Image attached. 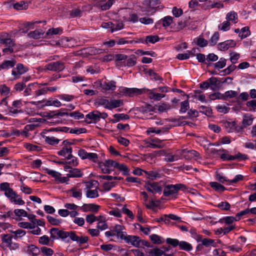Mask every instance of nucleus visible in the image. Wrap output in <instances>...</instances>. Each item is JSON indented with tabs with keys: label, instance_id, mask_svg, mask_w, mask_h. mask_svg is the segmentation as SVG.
I'll return each mask as SVG.
<instances>
[{
	"label": "nucleus",
	"instance_id": "e2e57ef3",
	"mask_svg": "<svg viewBox=\"0 0 256 256\" xmlns=\"http://www.w3.org/2000/svg\"><path fill=\"white\" fill-rule=\"evenodd\" d=\"M14 212L16 216L19 218L27 216V212L24 209H15Z\"/></svg>",
	"mask_w": 256,
	"mask_h": 256
},
{
	"label": "nucleus",
	"instance_id": "e433bc0d",
	"mask_svg": "<svg viewBox=\"0 0 256 256\" xmlns=\"http://www.w3.org/2000/svg\"><path fill=\"white\" fill-rule=\"evenodd\" d=\"M86 198H98L99 196L98 188L96 187L94 189L86 190Z\"/></svg>",
	"mask_w": 256,
	"mask_h": 256
},
{
	"label": "nucleus",
	"instance_id": "3c124183",
	"mask_svg": "<svg viewBox=\"0 0 256 256\" xmlns=\"http://www.w3.org/2000/svg\"><path fill=\"white\" fill-rule=\"evenodd\" d=\"M45 142L50 144L55 145L58 144L60 140L54 136H46L44 138Z\"/></svg>",
	"mask_w": 256,
	"mask_h": 256
},
{
	"label": "nucleus",
	"instance_id": "4be33fe9",
	"mask_svg": "<svg viewBox=\"0 0 256 256\" xmlns=\"http://www.w3.org/2000/svg\"><path fill=\"white\" fill-rule=\"evenodd\" d=\"M160 172V170L144 171L146 178L152 180L160 178L162 177V174Z\"/></svg>",
	"mask_w": 256,
	"mask_h": 256
},
{
	"label": "nucleus",
	"instance_id": "f03ea898",
	"mask_svg": "<svg viewBox=\"0 0 256 256\" xmlns=\"http://www.w3.org/2000/svg\"><path fill=\"white\" fill-rule=\"evenodd\" d=\"M185 189L186 186L183 184H168L164 188L163 194L166 196L176 198L179 190Z\"/></svg>",
	"mask_w": 256,
	"mask_h": 256
},
{
	"label": "nucleus",
	"instance_id": "423d86ee",
	"mask_svg": "<svg viewBox=\"0 0 256 256\" xmlns=\"http://www.w3.org/2000/svg\"><path fill=\"white\" fill-rule=\"evenodd\" d=\"M145 188L152 194H161L162 190V182H146L144 185Z\"/></svg>",
	"mask_w": 256,
	"mask_h": 256
},
{
	"label": "nucleus",
	"instance_id": "680f3d73",
	"mask_svg": "<svg viewBox=\"0 0 256 256\" xmlns=\"http://www.w3.org/2000/svg\"><path fill=\"white\" fill-rule=\"evenodd\" d=\"M136 64V58L134 56L128 58L124 62V65L128 67L132 66Z\"/></svg>",
	"mask_w": 256,
	"mask_h": 256
},
{
	"label": "nucleus",
	"instance_id": "2f4dec72",
	"mask_svg": "<svg viewBox=\"0 0 256 256\" xmlns=\"http://www.w3.org/2000/svg\"><path fill=\"white\" fill-rule=\"evenodd\" d=\"M115 119L110 120L112 123H116L120 120H127L130 118L129 116L124 114H116L114 115Z\"/></svg>",
	"mask_w": 256,
	"mask_h": 256
},
{
	"label": "nucleus",
	"instance_id": "c03bdc74",
	"mask_svg": "<svg viewBox=\"0 0 256 256\" xmlns=\"http://www.w3.org/2000/svg\"><path fill=\"white\" fill-rule=\"evenodd\" d=\"M164 252L165 251L161 249L154 248L148 251L147 252L149 254L150 256H161L162 254L166 255Z\"/></svg>",
	"mask_w": 256,
	"mask_h": 256
},
{
	"label": "nucleus",
	"instance_id": "20e7f679",
	"mask_svg": "<svg viewBox=\"0 0 256 256\" xmlns=\"http://www.w3.org/2000/svg\"><path fill=\"white\" fill-rule=\"evenodd\" d=\"M218 154L220 155V158L224 160H234L236 159H243L247 158V156L246 154H242L240 152L238 153L235 156H231L228 154V152L224 149L220 150H218Z\"/></svg>",
	"mask_w": 256,
	"mask_h": 256
},
{
	"label": "nucleus",
	"instance_id": "473e14b6",
	"mask_svg": "<svg viewBox=\"0 0 256 256\" xmlns=\"http://www.w3.org/2000/svg\"><path fill=\"white\" fill-rule=\"evenodd\" d=\"M44 32L42 30H35L29 32L28 34V36L34 39H38L42 37H44Z\"/></svg>",
	"mask_w": 256,
	"mask_h": 256
},
{
	"label": "nucleus",
	"instance_id": "9b49d317",
	"mask_svg": "<svg viewBox=\"0 0 256 256\" xmlns=\"http://www.w3.org/2000/svg\"><path fill=\"white\" fill-rule=\"evenodd\" d=\"M0 189L4 192L5 196L9 200L13 196H15L16 192L10 188V184L8 182H3L0 184Z\"/></svg>",
	"mask_w": 256,
	"mask_h": 256
},
{
	"label": "nucleus",
	"instance_id": "a878e982",
	"mask_svg": "<svg viewBox=\"0 0 256 256\" xmlns=\"http://www.w3.org/2000/svg\"><path fill=\"white\" fill-rule=\"evenodd\" d=\"M124 104L123 101L122 100H116L112 98L109 101V106L108 110H112L114 108H116L120 106H122Z\"/></svg>",
	"mask_w": 256,
	"mask_h": 256
},
{
	"label": "nucleus",
	"instance_id": "13d9d810",
	"mask_svg": "<svg viewBox=\"0 0 256 256\" xmlns=\"http://www.w3.org/2000/svg\"><path fill=\"white\" fill-rule=\"evenodd\" d=\"M20 190L26 194H30L32 193V190L26 186L24 182L22 183L20 186Z\"/></svg>",
	"mask_w": 256,
	"mask_h": 256
},
{
	"label": "nucleus",
	"instance_id": "f257e3e1",
	"mask_svg": "<svg viewBox=\"0 0 256 256\" xmlns=\"http://www.w3.org/2000/svg\"><path fill=\"white\" fill-rule=\"evenodd\" d=\"M148 91L149 90L145 88H128L124 86H120L118 88V92L120 94L130 97L140 95Z\"/></svg>",
	"mask_w": 256,
	"mask_h": 256
},
{
	"label": "nucleus",
	"instance_id": "aec40b11",
	"mask_svg": "<svg viewBox=\"0 0 256 256\" xmlns=\"http://www.w3.org/2000/svg\"><path fill=\"white\" fill-rule=\"evenodd\" d=\"M112 228L118 238H120L122 240H123V238H124V236L126 233L122 232L124 228V227L122 226L116 224L114 226L112 227Z\"/></svg>",
	"mask_w": 256,
	"mask_h": 256
},
{
	"label": "nucleus",
	"instance_id": "c85d7f7f",
	"mask_svg": "<svg viewBox=\"0 0 256 256\" xmlns=\"http://www.w3.org/2000/svg\"><path fill=\"white\" fill-rule=\"evenodd\" d=\"M254 118L249 114H244L243 116L242 124L244 127H247L252 124Z\"/></svg>",
	"mask_w": 256,
	"mask_h": 256
},
{
	"label": "nucleus",
	"instance_id": "f8f14e48",
	"mask_svg": "<svg viewBox=\"0 0 256 256\" xmlns=\"http://www.w3.org/2000/svg\"><path fill=\"white\" fill-rule=\"evenodd\" d=\"M28 68L24 67L23 64H18L16 68L12 70V75L14 77V79L16 80L20 78V76L28 71Z\"/></svg>",
	"mask_w": 256,
	"mask_h": 256
},
{
	"label": "nucleus",
	"instance_id": "f3484780",
	"mask_svg": "<svg viewBox=\"0 0 256 256\" xmlns=\"http://www.w3.org/2000/svg\"><path fill=\"white\" fill-rule=\"evenodd\" d=\"M1 43L4 44L8 46L3 49V52L12 53L14 52L13 46H14V42L10 38L1 39Z\"/></svg>",
	"mask_w": 256,
	"mask_h": 256
},
{
	"label": "nucleus",
	"instance_id": "6e6d98bb",
	"mask_svg": "<svg viewBox=\"0 0 256 256\" xmlns=\"http://www.w3.org/2000/svg\"><path fill=\"white\" fill-rule=\"evenodd\" d=\"M119 170L120 171L122 172V174L124 175H128L129 174V170L127 166L123 164H119L118 163L116 168Z\"/></svg>",
	"mask_w": 256,
	"mask_h": 256
},
{
	"label": "nucleus",
	"instance_id": "052dcab7",
	"mask_svg": "<svg viewBox=\"0 0 256 256\" xmlns=\"http://www.w3.org/2000/svg\"><path fill=\"white\" fill-rule=\"evenodd\" d=\"M150 238L154 244H160L162 243L161 237L156 234H152L150 235Z\"/></svg>",
	"mask_w": 256,
	"mask_h": 256
},
{
	"label": "nucleus",
	"instance_id": "ddd939ff",
	"mask_svg": "<svg viewBox=\"0 0 256 256\" xmlns=\"http://www.w3.org/2000/svg\"><path fill=\"white\" fill-rule=\"evenodd\" d=\"M96 6L100 7L102 10H108L112 5L113 0H94Z\"/></svg>",
	"mask_w": 256,
	"mask_h": 256
},
{
	"label": "nucleus",
	"instance_id": "a211bd4d",
	"mask_svg": "<svg viewBox=\"0 0 256 256\" xmlns=\"http://www.w3.org/2000/svg\"><path fill=\"white\" fill-rule=\"evenodd\" d=\"M100 206L94 204H84L81 208L84 212H96L98 211Z\"/></svg>",
	"mask_w": 256,
	"mask_h": 256
},
{
	"label": "nucleus",
	"instance_id": "72a5a7b5",
	"mask_svg": "<svg viewBox=\"0 0 256 256\" xmlns=\"http://www.w3.org/2000/svg\"><path fill=\"white\" fill-rule=\"evenodd\" d=\"M66 176L68 178H80L82 176V173L80 169L72 168Z\"/></svg>",
	"mask_w": 256,
	"mask_h": 256
},
{
	"label": "nucleus",
	"instance_id": "0e129e2a",
	"mask_svg": "<svg viewBox=\"0 0 256 256\" xmlns=\"http://www.w3.org/2000/svg\"><path fill=\"white\" fill-rule=\"evenodd\" d=\"M10 89L5 84L0 86V94L1 95L7 96L10 92Z\"/></svg>",
	"mask_w": 256,
	"mask_h": 256
},
{
	"label": "nucleus",
	"instance_id": "de8ad7c7",
	"mask_svg": "<svg viewBox=\"0 0 256 256\" xmlns=\"http://www.w3.org/2000/svg\"><path fill=\"white\" fill-rule=\"evenodd\" d=\"M162 25L164 27L170 26L172 22V18L170 16H166L161 20Z\"/></svg>",
	"mask_w": 256,
	"mask_h": 256
},
{
	"label": "nucleus",
	"instance_id": "f704fd0d",
	"mask_svg": "<svg viewBox=\"0 0 256 256\" xmlns=\"http://www.w3.org/2000/svg\"><path fill=\"white\" fill-rule=\"evenodd\" d=\"M180 158V153L176 152V154H172L171 153L166 154V158L164 159V160L166 162H172Z\"/></svg>",
	"mask_w": 256,
	"mask_h": 256
},
{
	"label": "nucleus",
	"instance_id": "ea45409f",
	"mask_svg": "<svg viewBox=\"0 0 256 256\" xmlns=\"http://www.w3.org/2000/svg\"><path fill=\"white\" fill-rule=\"evenodd\" d=\"M236 221H238V220L236 219V216L234 217L232 216H225L220 220L222 222H224L230 226L232 225L234 222Z\"/></svg>",
	"mask_w": 256,
	"mask_h": 256
},
{
	"label": "nucleus",
	"instance_id": "1a4fd4ad",
	"mask_svg": "<svg viewBox=\"0 0 256 256\" xmlns=\"http://www.w3.org/2000/svg\"><path fill=\"white\" fill-rule=\"evenodd\" d=\"M44 68L46 70L60 72L64 68V64L60 62H52L46 64Z\"/></svg>",
	"mask_w": 256,
	"mask_h": 256
},
{
	"label": "nucleus",
	"instance_id": "2eb2a0df",
	"mask_svg": "<svg viewBox=\"0 0 256 256\" xmlns=\"http://www.w3.org/2000/svg\"><path fill=\"white\" fill-rule=\"evenodd\" d=\"M236 45V43L234 40H230L219 43L218 47L220 50L226 51L230 48L234 47Z\"/></svg>",
	"mask_w": 256,
	"mask_h": 256
},
{
	"label": "nucleus",
	"instance_id": "c9c22d12",
	"mask_svg": "<svg viewBox=\"0 0 256 256\" xmlns=\"http://www.w3.org/2000/svg\"><path fill=\"white\" fill-rule=\"evenodd\" d=\"M14 195L10 199V202L19 206H22L25 204L24 200H22V197L20 195H18L16 192Z\"/></svg>",
	"mask_w": 256,
	"mask_h": 256
},
{
	"label": "nucleus",
	"instance_id": "4c0bfd02",
	"mask_svg": "<svg viewBox=\"0 0 256 256\" xmlns=\"http://www.w3.org/2000/svg\"><path fill=\"white\" fill-rule=\"evenodd\" d=\"M179 248L180 250L189 252L192 250L193 247L189 242L182 240L180 241Z\"/></svg>",
	"mask_w": 256,
	"mask_h": 256
},
{
	"label": "nucleus",
	"instance_id": "6ab92c4d",
	"mask_svg": "<svg viewBox=\"0 0 256 256\" xmlns=\"http://www.w3.org/2000/svg\"><path fill=\"white\" fill-rule=\"evenodd\" d=\"M100 86L104 90H114L116 88V82L114 80H107L100 84Z\"/></svg>",
	"mask_w": 256,
	"mask_h": 256
},
{
	"label": "nucleus",
	"instance_id": "5fc2aeb1",
	"mask_svg": "<svg viewBox=\"0 0 256 256\" xmlns=\"http://www.w3.org/2000/svg\"><path fill=\"white\" fill-rule=\"evenodd\" d=\"M16 64V62L13 60H6L1 64V68L3 69H8L12 68Z\"/></svg>",
	"mask_w": 256,
	"mask_h": 256
},
{
	"label": "nucleus",
	"instance_id": "5701e85b",
	"mask_svg": "<svg viewBox=\"0 0 256 256\" xmlns=\"http://www.w3.org/2000/svg\"><path fill=\"white\" fill-rule=\"evenodd\" d=\"M128 243H130L132 245L135 246H138L140 244V238L134 236H124V238H123Z\"/></svg>",
	"mask_w": 256,
	"mask_h": 256
},
{
	"label": "nucleus",
	"instance_id": "7ed1b4c3",
	"mask_svg": "<svg viewBox=\"0 0 256 256\" xmlns=\"http://www.w3.org/2000/svg\"><path fill=\"white\" fill-rule=\"evenodd\" d=\"M0 236L2 241L1 246L3 248L6 249L9 248L11 250H16L18 248V244L13 243L12 242L13 236L6 234H1Z\"/></svg>",
	"mask_w": 256,
	"mask_h": 256
},
{
	"label": "nucleus",
	"instance_id": "4d7b16f0",
	"mask_svg": "<svg viewBox=\"0 0 256 256\" xmlns=\"http://www.w3.org/2000/svg\"><path fill=\"white\" fill-rule=\"evenodd\" d=\"M165 95L164 94L154 93L152 92H149V98L154 100H160L161 98H164Z\"/></svg>",
	"mask_w": 256,
	"mask_h": 256
},
{
	"label": "nucleus",
	"instance_id": "c756f323",
	"mask_svg": "<svg viewBox=\"0 0 256 256\" xmlns=\"http://www.w3.org/2000/svg\"><path fill=\"white\" fill-rule=\"evenodd\" d=\"M62 104L60 101L56 98H50L48 100L45 101L44 104L42 105V106H54L56 107H60Z\"/></svg>",
	"mask_w": 256,
	"mask_h": 256
},
{
	"label": "nucleus",
	"instance_id": "49530a36",
	"mask_svg": "<svg viewBox=\"0 0 256 256\" xmlns=\"http://www.w3.org/2000/svg\"><path fill=\"white\" fill-rule=\"evenodd\" d=\"M40 252L43 256H51L54 254V250L49 248L42 246L40 248Z\"/></svg>",
	"mask_w": 256,
	"mask_h": 256
},
{
	"label": "nucleus",
	"instance_id": "09e8293b",
	"mask_svg": "<svg viewBox=\"0 0 256 256\" xmlns=\"http://www.w3.org/2000/svg\"><path fill=\"white\" fill-rule=\"evenodd\" d=\"M200 242H202V245L206 247H208L210 246H212L213 247L216 246V244L214 242V240L212 239L202 238Z\"/></svg>",
	"mask_w": 256,
	"mask_h": 256
},
{
	"label": "nucleus",
	"instance_id": "58836bf2",
	"mask_svg": "<svg viewBox=\"0 0 256 256\" xmlns=\"http://www.w3.org/2000/svg\"><path fill=\"white\" fill-rule=\"evenodd\" d=\"M210 186H211L212 188L216 192H222L224 191L226 189L224 186H222V184H220L217 182H210Z\"/></svg>",
	"mask_w": 256,
	"mask_h": 256
},
{
	"label": "nucleus",
	"instance_id": "bb28decb",
	"mask_svg": "<svg viewBox=\"0 0 256 256\" xmlns=\"http://www.w3.org/2000/svg\"><path fill=\"white\" fill-rule=\"evenodd\" d=\"M72 152V148L70 146H64L60 150L58 151L57 154L60 156L66 157L69 156V155L71 154Z\"/></svg>",
	"mask_w": 256,
	"mask_h": 256
},
{
	"label": "nucleus",
	"instance_id": "864d4df0",
	"mask_svg": "<svg viewBox=\"0 0 256 256\" xmlns=\"http://www.w3.org/2000/svg\"><path fill=\"white\" fill-rule=\"evenodd\" d=\"M226 60L224 58H221L219 60L214 64L215 68L220 69L224 68L226 65Z\"/></svg>",
	"mask_w": 256,
	"mask_h": 256
},
{
	"label": "nucleus",
	"instance_id": "69168bd1",
	"mask_svg": "<svg viewBox=\"0 0 256 256\" xmlns=\"http://www.w3.org/2000/svg\"><path fill=\"white\" fill-rule=\"evenodd\" d=\"M14 8L17 10H26L28 8V5L24 2L22 1L14 4Z\"/></svg>",
	"mask_w": 256,
	"mask_h": 256
},
{
	"label": "nucleus",
	"instance_id": "8fccbe9b",
	"mask_svg": "<svg viewBox=\"0 0 256 256\" xmlns=\"http://www.w3.org/2000/svg\"><path fill=\"white\" fill-rule=\"evenodd\" d=\"M88 52L92 55L98 54L104 52V50L102 48H98L95 47H91L88 48Z\"/></svg>",
	"mask_w": 256,
	"mask_h": 256
},
{
	"label": "nucleus",
	"instance_id": "dca6fc26",
	"mask_svg": "<svg viewBox=\"0 0 256 256\" xmlns=\"http://www.w3.org/2000/svg\"><path fill=\"white\" fill-rule=\"evenodd\" d=\"M40 21H35L30 22H26L24 24V28L20 29L18 32L17 34H16L17 36H20L22 35V34H26L28 32L29 30L34 29V24H40Z\"/></svg>",
	"mask_w": 256,
	"mask_h": 256
},
{
	"label": "nucleus",
	"instance_id": "79ce46f5",
	"mask_svg": "<svg viewBox=\"0 0 256 256\" xmlns=\"http://www.w3.org/2000/svg\"><path fill=\"white\" fill-rule=\"evenodd\" d=\"M194 97L196 100H198L201 102H206V98L204 95L200 90H195L194 92Z\"/></svg>",
	"mask_w": 256,
	"mask_h": 256
},
{
	"label": "nucleus",
	"instance_id": "cd10ccee",
	"mask_svg": "<svg viewBox=\"0 0 256 256\" xmlns=\"http://www.w3.org/2000/svg\"><path fill=\"white\" fill-rule=\"evenodd\" d=\"M226 19L230 22H231L232 23L235 24L238 22V14L234 11H231L226 14Z\"/></svg>",
	"mask_w": 256,
	"mask_h": 256
},
{
	"label": "nucleus",
	"instance_id": "393cba45",
	"mask_svg": "<svg viewBox=\"0 0 256 256\" xmlns=\"http://www.w3.org/2000/svg\"><path fill=\"white\" fill-rule=\"evenodd\" d=\"M224 128L228 132H233L236 130L238 125L234 121L226 122L224 124Z\"/></svg>",
	"mask_w": 256,
	"mask_h": 256
},
{
	"label": "nucleus",
	"instance_id": "0eeeda50",
	"mask_svg": "<svg viewBox=\"0 0 256 256\" xmlns=\"http://www.w3.org/2000/svg\"><path fill=\"white\" fill-rule=\"evenodd\" d=\"M50 238L52 240L59 238L64 239L67 238V232L60 230L58 228H52L50 230Z\"/></svg>",
	"mask_w": 256,
	"mask_h": 256
},
{
	"label": "nucleus",
	"instance_id": "39448f33",
	"mask_svg": "<svg viewBox=\"0 0 256 256\" xmlns=\"http://www.w3.org/2000/svg\"><path fill=\"white\" fill-rule=\"evenodd\" d=\"M118 162L116 161L108 160L99 164V166L104 174H110L112 171V168H116Z\"/></svg>",
	"mask_w": 256,
	"mask_h": 256
},
{
	"label": "nucleus",
	"instance_id": "9d476101",
	"mask_svg": "<svg viewBox=\"0 0 256 256\" xmlns=\"http://www.w3.org/2000/svg\"><path fill=\"white\" fill-rule=\"evenodd\" d=\"M100 112L98 110L90 112L86 116L85 121L88 124L96 123L100 120Z\"/></svg>",
	"mask_w": 256,
	"mask_h": 256
},
{
	"label": "nucleus",
	"instance_id": "a18cd8bd",
	"mask_svg": "<svg viewBox=\"0 0 256 256\" xmlns=\"http://www.w3.org/2000/svg\"><path fill=\"white\" fill-rule=\"evenodd\" d=\"M31 125H26L25 126L24 130L22 132H16V135L17 136H22L27 138L29 136L28 130L31 128Z\"/></svg>",
	"mask_w": 256,
	"mask_h": 256
},
{
	"label": "nucleus",
	"instance_id": "b1692460",
	"mask_svg": "<svg viewBox=\"0 0 256 256\" xmlns=\"http://www.w3.org/2000/svg\"><path fill=\"white\" fill-rule=\"evenodd\" d=\"M62 32V30L60 28H50L45 34L44 38H49L53 35L60 34Z\"/></svg>",
	"mask_w": 256,
	"mask_h": 256
},
{
	"label": "nucleus",
	"instance_id": "a19ab883",
	"mask_svg": "<svg viewBox=\"0 0 256 256\" xmlns=\"http://www.w3.org/2000/svg\"><path fill=\"white\" fill-rule=\"evenodd\" d=\"M134 226L136 229L139 230L146 235L148 234L150 232V227L144 226L138 224H134Z\"/></svg>",
	"mask_w": 256,
	"mask_h": 256
},
{
	"label": "nucleus",
	"instance_id": "338daca9",
	"mask_svg": "<svg viewBox=\"0 0 256 256\" xmlns=\"http://www.w3.org/2000/svg\"><path fill=\"white\" fill-rule=\"evenodd\" d=\"M246 106L248 108L249 110L256 111V100H250L247 102Z\"/></svg>",
	"mask_w": 256,
	"mask_h": 256
},
{
	"label": "nucleus",
	"instance_id": "774afa93",
	"mask_svg": "<svg viewBox=\"0 0 256 256\" xmlns=\"http://www.w3.org/2000/svg\"><path fill=\"white\" fill-rule=\"evenodd\" d=\"M216 108L218 112L224 114L228 113L230 110V108L224 104H218Z\"/></svg>",
	"mask_w": 256,
	"mask_h": 256
},
{
	"label": "nucleus",
	"instance_id": "6e6552de",
	"mask_svg": "<svg viewBox=\"0 0 256 256\" xmlns=\"http://www.w3.org/2000/svg\"><path fill=\"white\" fill-rule=\"evenodd\" d=\"M178 152L180 154L187 160L192 158H197L198 157V153L194 150H188L184 149L182 150H178Z\"/></svg>",
	"mask_w": 256,
	"mask_h": 256
},
{
	"label": "nucleus",
	"instance_id": "412c9836",
	"mask_svg": "<svg viewBox=\"0 0 256 256\" xmlns=\"http://www.w3.org/2000/svg\"><path fill=\"white\" fill-rule=\"evenodd\" d=\"M22 106V100H14L12 102V108H10V112L13 114H17L20 112L18 109L21 108Z\"/></svg>",
	"mask_w": 256,
	"mask_h": 256
},
{
	"label": "nucleus",
	"instance_id": "603ef678",
	"mask_svg": "<svg viewBox=\"0 0 256 256\" xmlns=\"http://www.w3.org/2000/svg\"><path fill=\"white\" fill-rule=\"evenodd\" d=\"M236 68V66L232 64L228 66L226 68L222 70L220 72V76H225L230 74L232 72H233Z\"/></svg>",
	"mask_w": 256,
	"mask_h": 256
},
{
	"label": "nucleus",
	"instance_id": "bf43d9fd",
	"mask_svg": "<svg viewBox=\"0 0 256 256\" xmlns=\"http://www.w3.org/2000/svg\"><path fill=\"white\" fill-rule=\"evenodd\" d=\"M39 242L43 245L50 246V240L48 236L44 235L40 236L38 240Z\"/></svg>",
	"mask_w": 256,
	"mask_h": 256
},
{
	"label": "nucleus",
	"instance_id": "4468645a",
	"mask_svg": "<svg viewBox=\"0 0 256 256\" xmlns=\"http://www.w3.org/2000/svg\"><path fill=\"white\" fill-rule=\"evenodd\" d=\"M159 4V0H145L144 4L145 6H148L146 8V12H154L155 9L158 7Z\"/></svg>",
	"mask_w": 256,
	"mask_h": 256
},
{
	"label": "nucleus",
	"instance_id": "7c9ffc66",
	"mask_svg": "<svg viewBox=\"0 0 256 256\" xmlns=\"http://www.w3.org/2000/svg\"><path fill=\"white\" fill-rule=\"evenodd\" d=\"M70 192L72 196L78 200H80L82 197V190L81 189L75 187L71 188L70 190Z\"/></svg>",
	"mask_w": 256,
	"mask_h": 256
},
{
	"label": "nucleus",
	"instance_id": "37998d69",
	"mask_svg": "<svg viewBox=\"0 0 256 256\" xmlns=\"http://www.w3.org/2000/svg\"><path fill=\"white\" fill-rule=\"evenodd\" d=\"M230 24L229 22L226 20L218 26V30L222 32H226L230 29Z\"/></svg>",
	"mask_w": 256,
	"mask_h": 256
}]
</instances>
